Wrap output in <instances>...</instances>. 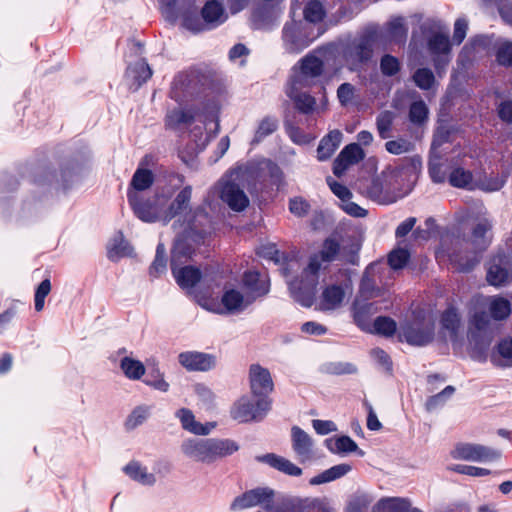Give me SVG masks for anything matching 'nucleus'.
<instances>
[{"mask_svg": "<svg viewBox=\"0 0 512 512\" xmlns=\"http://www.w3.org/2000/svg\"><path fill=\"white\" fill-rule=\"evenodd\" d=\"M488 283L495 287L506 285L512 279V263L508 256L499 253L490 258L487 263Z\"/></svg>", "mask_w": 512, "mask_h": 512, "instance_id": "12", "label": "nucleus"}, {"mask_svg": "<svg viewBox=\"0 0 512 512\" xmlns=\"http://www.w3.org/2000/svg\"><path fill=\"white\" fill-rule=\"evenodd\" d=\"M154 177L148 169H137L131 180V188L129 191H134L139 194V191L148 189L153 183Z\"/></svg>", "mask_w": 512, "mask_h": 512, "instance_id": "41", "label": "nucleus"}, {"mask_svg": "<svg viewBox=\"0 0 512 512\" xmlns=\"http://www.w3.org/2000/svg\"><path fill=\"white\" fill-rule=\"evenodd\" d=\"M374 329L378 334L390 336L396 331V323L388 317H378L374 321Z\"/></svg>", "mask_w": 512, "mask_h": 512, "instance_id": "58", "label": "nucleus"}, {"mask_svg": "<svg viewBox=\"0 0 512 512\" xmlns=\"http://www.w3.org/2000/svg\"><path fill=\"white\" fill-rule=\"evenodd\" d=\"M259 460L289 476L297 477L302 474V469L296 466L289 459L273 453L263 455L259 458Z\"/></svg>", "mask_w": 512, "mask_h": 512, "instance_id": "24", "label": "nucleus"}, {"mask_svg": "<svg viewBox=\"0 0 512 512\" xmlns=\"http://www.w3.org/2000/svg\"><path fill=\"white\" fill-rule=\"evenodd\" d=\"M194 390L207 408H212L214 406L215 395L210 388L203 384H196Z\"/></svg>", "mask_w": 512, "mask_h": 512, "instance_id": "60", "label": "nucleus"}, {"mask_svg": "<svg viewBox=\"0 0 512 512\" xmlns=\"http://www.w3.org/2000/svg\"><path fill=\"white\" fill-rule=\"evenodd\" d=\"M349 166L360 162L364 157V151L357 143L347 145L338 155Z\"/></svg>", "mask_w": 512, "mask_h": 512, "instance_id": "45", "label": "nucleus"}, {"mask_svg": "<svg viewBox=\"0 0 512 512\" xmlns=\"http://www.w3.org/2000/svg\"><path fill=\"white\" fill-rule=\"evenodd\" d=\"M373 500L374 498L371 494L358 491L350 497L346 512H365Z\"/></svg>", "mask_w": 512, "mask_h": 512, "instance_id": "39", "label": "nucleus"}, {"mask_svg": "<svg viewBox=\"0 0 512 512\" xmlns=\"http://www.w3.org/2000/svg\"><path fill=\"white\" fill-rule=\"evenodd\" d=\"M169 196L156 194L152 198L143 200L140 195L134 191H128L129 203L136 216L144 222L163 221L165 207Z\"/></svg>", "mask_w": 512, "mask_h": 512, "instance_id": "7", "label": "nucleus"}, {"mask_svg": "<svg viewBox=\"0 0 512 512\" xmlns=\"http://www.w3.org/2000/svg\"><path fill=\"white\" fill-rule=\"evenodd\" d=\"M175 417L180 421L183 430L199 436H206L215 428V423L202 424L195 418L193 412L188 408H180L175 412Z\"/></svg>", "mask_w": 512, "mask_h": 512, "instance_id": "19", "label": "nucleus"}, {"mask_svg": "<svg viewBox=\"0 0 512 512\" xmlns=\"http://www.w3.org/2000/svg\"><path fill=\"white\" fill-rule=\"evenodd\" d=\"M243 284L250 291L252 296L250 298H256L263 296L268 293V281L265 278H261L260 274L255 271L246 272L243 276Z\"/></svg>", "mask_w": 512, "mask_h": 512, "instance_id": "28", "label": "nucleus"}, {"mask_svg": "<svg viewBox=\"0 0 512 512\" xmlns=\"http://www.w3.org/2000/svg\"><path fill=\"white\" fill-rule=\"evenodd\" d=\"M428 117V108L423 101L413 102L409 110V119L414 124H422Z\"/></svg>", "mask_w": 512, "mask_h": 512, "instance_id": "52", "label": "nucleus"}, {"mask_svg": "<svg viewBox=\"0 0 512 512\" xmlns=\"http://www.w3.org/2000/svg\"><path fill=\"white\" fill-rule=\"evenodd\" d=\"M329 449L333 453L343 454L355 452L358 449V445L354 440L348 436H341L336 438L332 444L329 445Z\"/></svg>", "mask_w": 512, "mask_h": 512, "instance_id": "49", "label": "nucleus"}, {"mask_svg": "<svg viewBox=\"0 0 512 512\" xmlns=\"http://www.w3.org/2000/svg\"><path fill=\"white\" fill-rule=\"evenodd\" d=\"M252 177L253 170L242 165L230 171L219 181V196L233 211L241 212L248 207L249 198L243 189L255 180L251 179Z\"/></svg>", "mask_w": 512, "mask_h": 512, "instance_id": "3", "label": "nucleus"}, {"mask_svg": "<svg viewBox=\"0 0 512 512\" xmlns=\"http://www.w3.org/2000/svg\"><path fill=\"white\" fill-rule=\"evenodd\" d=\"M492 224L487 219H482L473 229L469 245L473 249L472 256L464 257L453 254L450 256L451 262L456 266V269L462 272L472 270L480 261L479 254L488 248L492 238L489 234Z\"/></svg>", "mask_w": 512, "mask_h": 512, "instance_id": "5", "label": "nucleus"}, {"mask_svg": "<svg viewBox=\"0 0 512 512\" xmlns=\"http://www.w3.org/2000/svg\"><path fill=\"white\" fill-rule=\"evenodd\" d=\"M484 310H477L472 316L471 326L480 333L492 334L493 321H504L511 314V304L501 296H488L483 299Z\"/></svg>", "mask_w": 512, "mask_h": 512, "instance_id": "4", "label": "nucleus"}, {"mask_svg": "<svg viewBox=\"0 0 512 512\" xmlns=\"http://www.w3.org/2000/svg\"><path fill=\"white\" fill-rule=\"evenodd\" d=\"M378 510L388 512H421L417 508H411L410 502L403 498H384L381 499L376 507Z\"/></svg>", "mask_w": 512, "mask_h": 512, "instance_id": "32", "label": "nucleus"}, {"mask_svg": "<svg viewBox=\"0 0 512 512\" xmlns=\"http://www.w3.org/2000/svg\"><path fill=\"white\" fill-rule=\"evenodd\" d=\"M338 252L339 244L335 240L327 239L319 254H315L310 258L309 264L302 271L301 277L289 283L291 295L297 302L306 307L312 305L321 263L335 260Z\"/></svg>", "mask_w": 512, "mask_h": 512, "instance_id": "1", "label": "nucleus"}, {"mask_svg": "<svg viewBox=\"0 0 512 512\" xmlns=\"http://www.w3.org/2000/svg\"><path fill=\"white\" fill-rule=\"evenodd\" d=\"M166 270L165 248L163 244H159L156 249L155 259L150 266V274L158 277Z\"/></svg>", "mask_w": 512, "mask_h": 512, "instance_id": "54", "label": "nucleus"}, {"mask_svg": "<svg viewBox=\"0 0 512 512\" xmlns=\"http://www.w3.org/2000/svg\"><path fill=\"white\" fill-rule=\"evenodd\" d=\"M254 301V298L250 296L245 297L240 291L236 289H226L222 298L221 303L223 308H212L207 305V302H199L204 308L214 311L216 313H236L244 310L248 305Z\"/></svg>", "mask_w": 512, "mask_h": 512, "instance_id": "15", "label": "nucleus"}, {"mask_svg": "<svg viewBox=\"0 0 512 512\" xmlns=\"http://www.w3.org/2000/svg\"><path fill=\"white\" fill-rule=\"evenodd\" d=\"M337 96L342 105H347L354 97V86L350 83L341 84L337 90Z\"/></svg>", "mask_w": 512, "mask_h": 512, "instance_id": "64", "label": "nucleus"}, {"mask_svg": "<svg viewBox=\"0 0 512 512\" xmlns=\"http://www.w3.org/2000/svg\"><path fill=\"white\" fill-rule=\"evenodd\" d=\"M395 178V173L391 171L383 172L380 176L372 179L366 190L367 196L379 204L394 203L397 196L391 191L390 184L391 180Z\"/></svg>", "mask_w": 512, "mask_h": 512, "instance_id": "14", "label": "nucleus"}, {"mask_svg": "<svg viewBox=\"0 0 512 512\" xmlns=\"http://www.w3.org/2000/svg\"><path fill=\"white\" fill-rule=\"evenodd\" d=\"M396 115L394 112L385 110L378 114L376 118L377 132L382 139H388L392 136V127Z\"/></svg>", "mask_w": 512, "mask_h": 512, "instance_id": "37", "label": "nucleus"}, {"mask_svg": "<svg viewBox=\"0 0 512 512\" xmlns=\"http://www.w3.org/2000/svg\"><path fill=\"white\" fill-rule=\"evenodd\" d=\"M120 367L125 376L131 380H138L145 374L143 363L130 357H124Z\"/></svg>", "mask_w": 512, "mask_h": 512, "instance_id": "42", "label": "nucleus"}, {"mask_svg": "<svg viewBox=\"0 0 512 512\" xmlns=\"http://www.w3.org/2000/svg\"><path fill=\"white\" fill-rule=\"evenodd\" d=\"M343 134L339 130L330 131L319 143L317 157L320 161L329 159L342 142Z\"/></svg>", "mask_w": 512, "mask_h": 512, "instance_id": "26", "label": "nucleus"}, {"mask_svg": "<svg viewBox=\"0 0 512 512\" xmlns=\"http://www.w3.org/2000/svg\"><path fill=\"white\" fill-rule=\"evenodd\" d=\"M443 332H447L451 340H455L460 326V317L454 309H447L441 317Z\"/></svg>", "mask_w": 512, "mask_h": 512, "instance_id": "40", "label": "nucleus"}, {"mask_svg": "<svg viewBox=\"0 0 512 512\" xmlns=\"http://www.w3.org/2000/svg\"><path fill=\"white\" fill-rule=\"evenodd\" d=\"M376 269V265L372 264L364 272V275L360 284V296L358 298L369 299L376 296L377 290L375 287V281L371 278Z\"/></svg>", "mask_w": 512, "mask_h": 512, "instance_id": "43", "label": "nucleus"}, {"mask_svg": "<svg viewBox=\"0 0 512 512\" xmlns=\"http://www.w3.org/2000/svg\"><path fill=\"white\" fill-rule=\"evenodd\" d=\"M352 470V467L348 463H341L335 465L321 474L310 479L311 485H320L323 483L331 482L337 480L345 475H347Z\"/></svg>", "mask_w": 512, "mask_h": 512, "instance_id": "29", "label": "nucleus"}, {"mask_svg": "<svg viewBox=\"0 0 512 512\" xmlns=\"http://www.w3.org/2000/svg\"><path fill=\"white\" fill-rule=\"evenodd\" d=\"M428 49L434 57L435 68H444L449 62L451 50L449 36L443 33L433 34L428 40Z\"/></svg>", "mask_w": 512, "mask_h": 512, "instance_id": "17", "label": "nucleus"}, {"mask_svg": "<svg viewBox=\"0 0 512 512\" xmlns=\"http://www.w3.org/2000/svg\"><path fill=\"white\" fill-rule=\"evenodd\" d=\"M278 127V122L275 118L265 117L262 119L255 131L254 138L252 139V144L260 143L265 137L271 135L276 131Z\"/></svg>", "mask_w": 512, "mask_h": 512, "instance_id": "44", "label": "nucleus"}, {"mask_svg": "<svg viewBox=\"0 0 512 512\" xmlns=\"http://www.w3.org/2000/svg\"><path fill=\"white\" fill-rule=\"evenodd\" d=\"M152 76V70L149 65L142 59L130 65L126 70V77L132 82L135 88H139Z\"/></svg>", "mask_w": 512, "mask_h": 512, "instance_id": "27", "label": "nucleus"}, {"mask_svg": "<svg viewBox=\"0 0 512 512\" xmlns=\"http://www.w3.org/2000/svg\"><path fill=\"white\" fill-rule=\"evenodd\" d=\"M415 84L422 90H428L435 82L433 72L428 68H420L413 74Z\"/></svg>", "mask_w": 512, "mask_h": 512, "instance_id": "50", "label": "nucleus"}, {"mask_svg": "<svg viewBox=\"0 0 512 512\" xmlns=\"http://www.w3.org/2000/svg\"><path fill=\"white\" fill-rule=\"evenodd\" d=\"M124 472L133 480L143 485H153L156 481L152 473H148L147 468L139 462L132 461L124 467Z\"/></svg>", "mask_w": 512, "mask_h": 512, "instance_id": "31", "label": "nucleus"}, {"mask_svg": "<svg viewBox=\"0 0 512 512\" xmlns=\"http://www.w3.org/2000/svg\"><path fill=\"white\" fill-rule=\"evenodd\" d=\"M273 496V490L267 487H257L235 497L230 504V510L238 512L259 505L268 508L269 504L272 502Z\"/></svg>", "mask_w": 512, "mask_h": 512, "instance_id": "11", "label": "nucleus"}, {"mask_svg": "<svg viewBox=\"0 0 512 512\" xmlns=\"http://www.w3.org/2000/svg\"><path fill=\"white\" fill-rule=\"evenodd\" d=\"M192 195V187H184L170 203L165 207L164 223L169 222L172 218L181 215L189 210V204Z\"/></svg>", "mask_w": 512, "mask_h": 512, "instance_id": "22", "label": "nucleus"}, {"mask_svg": "<svg viewBox=\"0 0 512 512\" xmlns=\"http://www.w3.org/2000/svg\"><path fill=\"white\" fill-rule=\"evenodd\" d=\"M372 42L363 37L351 42L344 51V59L350 70H358L372 57Z\"/></svg>", "mask_w": 512, "mask_h": 512, "instance_id": "13", "label": "nucleus"}, {"mask_svg": "<svg viewBox=\"0 0 512 512\" xmlns=\"http://www.w3.org/2000/svg\"><path fill=\"white\" fill-rule=\"evenodd\" d=\"M327 184L329 185L331 191L342 201V203L351 199L352 193L346 186L338 183L331 177L327 178Z\"/></svg>", "mask_w": 512, "mask_h": 512, "instance_id": "61", "label": "nucleus"}, {"mask_svg": "<svg viewBox=\"0 0 512 512\" xmlns=\"http://www.w3.org/2000/svg\"><path fill=\"white\" fill-rule=\"evenodd\" d=\"M497 61L504 66L512 65V43L505 42L498 47Z\"/></svg>", "mask_w": 512, "mask_h": 512, "instance_id": "63", "label": "nucleus"}, {"mask_svg": "<svg viewBox=\"0 0 512 512\" xmlns=\"http://www.w3.org/2000/svg\"><path fill=\"white\" fill-rule=\"evenodd\" d=\"M345 296L343 288L339 285H331L322 293L321 309L333 310L341 305Z\"/></svg>", "mask_w": 512, "mask_h": 512, "instance_id": "30", "label": "nucleus"}, {"mask_svg": "<svg viewBox=\"0 0 512 512\" xmlns=\"http://www.w3.org/2000/svg\"><path fill=\"white\" fill-rule=\"evenodd\" d=\"M380 68L384 75L393 76L399 71L400 63L396 57L385 55L381 59Z\"/></svg>", "mask_w": 512, "mask_h": 512, "instance_id": "59", "label": "nucleus"}, {"mask_svg": "<svg viewBox=\"0 0 512 512\" xmlns=\"http://www.w3.org/2000/svg\"><path fill=\"white\" fill-rule=\"evenodd\" d=\"M292 448L301 463L310 461L314 457L313 440L298 426L291 429Z\"/></svg>", "mask_w": 512, "mask_h": 512, "instance_id": "18", "label": "nucleus"}, {"mask_svg": "<svg viewBox=\"0 0 512 512\" xmlns=\"http://www.w3.org/2000/svg\"><path fill=\"white\" fill-rule=\"evenodd\" d=\"M324 70L323 61L314 53H309L299 61V69H295V74L290 82L302 86H312L322 75Z\"/></svg>", "mask_w": 512, "mask_h": 512, "instance_id": "10", "label": "nucleus"}, {"mask_svg": "<svg viewBox=\"0 0 512 512\" xmlns=\"http://www.w3.org/2000/svg\"><path fill=\"white\" fill-rule=\"evenodd\" d=\"M408 28L403 17H395L387 24V38L395 43L406 40Z\"/></svg>", "mask_w": 512, "mask_h": 512, "instance_id": "36", "label": "nucleus"}, {"mask_svg": "<svg viewBox=\"0 0 512 512\" xmlns=\"http://www.w3.org/2000/svg\"><path fill=\"white\" fill-rule=\"evenodd\" d=\"M435 319L431 313L417 314L414 319L401 327L400 337L414 346L429 344L434 338Z\"/></svg>", "mask_w": 512, "mask_h": 512, "instance_id": "6", "label": "nucleus"}, {"mask_svg": "<svg viewBox=\"0 0 512 512\" xmlns=\"http://www.w3.org/2000/svg\"><path fill=\"white\" fill-rule=\"evenodd\" d=\"M194 116L188 111L176 109L170 111L166 116V125L175 128L180 124H189L193 121Z\"/></svg>", "mask_w": 512, "mask_h": 512, "instance_id": "48", "label": "nucleus"}, {"mask_svg": "<svg viewBox=\"0 0 512 512\" xmlns=\"http://www.w3.org/2000/svg\"><path fill=\"white\" fill-rule=\"evenodd\" d=\"M150 415V407L149 406H138L136 407L131 414L128 416L126 420L127 429H135L139 425L143 424Z\"/></svg>", "mask_w": 512, "mask_h": 512, "instance_id": "47", "label": "nucleus"}, {"mask_svg": "<svg viewBox=\"0 0 512 512\" xmlns=\"http://www.w3.org/2000/svg\"><path fill=\"white\" fill-rule=\"evenodd\" d=\"M477 444H461L454 451L455 457L467 461H475Z\"/></svg>", "mask_w": 512, "mask_h": 512, "instance_id": "62", "label": "nucleus"}, {"mask_svg": "<svg viewBox=\"0 0 512 512\" xmlns=\"http://www.w3.org/2000/svg\"><path fill=\"white\" fill-rule=\"evenodd\" d=\"M449 183L456 188L473 190L476 184L473 183V175L471 171L457 167L452 170L449 176Z\"/></svg>", "mask_w": 512, "mask_h": 512, "instance_id": "34", "label": "nucleus"}, {"mask_svg": "<svg viewBox=\"0 0 512 512\" xmlns=\"http://www.w3.org/2000/svg\"><path fill=\"white\" fill-rule=\"evenodd\" d=\"M506 182V178L499 175H490L480 178L476 187L485 192H494L500 190Z\"/></svg>", "mask_w": 512, "mask_h": 512, "instance_id": "46", "label": "nucleus"}, {"mask_svg": "<svg viewBox=\"0 0 512 512\" xmlns=\"http://www.w3.org/2000/svg\"><path fill=\"white\" fill-rule=\"evenodd\" d=\"M175 253L172 258V272L178 285L183 289L194 287L201 279V271L193 266H185L180 269L174 267Z\"/></svg>", "mask_w": 512, "mask_h": 512, "instance_id": "23", "label": "nucleus"}, {"mask_svg": "<svg viewBox=\"0 0 512 512\" xmlns=\"http://www.w3.org/2000/svg\"><path fill=\"white\" fill-rule=\"evenodd\" d=\"M131 253L132 248L121 233H118L108 245V258L112 261L128 256Z\"/></svg>", "mask_w": 512, "mask_h": 512, "instance_id": "35", "label": "nucleus"}, {"mask_svg": "<svg viewBox=\"0 0 512 512\" xmlns=\"http://www.w3.org/2000/svg\"><path fill=\"white\" fill-rule=\"evenodd\" d=\"M501 452L487 446L477 444L475 461L476 462H490L499 459Z\"/></svg>", "mask_w": 512, "mask_h": 512, "instance_id": "56", "label": "nucleus"}, {"mask_svg": "<svg viewBox=\"0 0 512 512\" xmlns=\"http://www.w3.org/2000/svg\"><path fill=\"white\" fill-rule=\"evenodd\" d=\"M409 259V252L406 249H395L388 256V263L394 270L402 269Z\"/></svg>", "mask_w": 512, "mask_h": 512, "instance_id": "55", "label": "nucleus"}, {"mask_svg": "<svg viewBox=\"0 0 512 512\" xmlns=\"http://www.w3.org/2000/svg\"><path fill=\"white\" fill-rule=\"evenodd\" d=\"M179 363L190 371H207L215 366V357L201 352H183L178 356Z\"/></svg>", "mask_w": 512, "mask_h": 512, "instance_id": "20", "label": "nucleus"}, {"mask_svg": "<svg viewBox=\"0 0 512 512\" xmlns=\"http://www.w3.org/2000/svg\"><path fill=\"white\" fill-rule=\"evenodd\" d=\"M492 361L497 366H512V338L504 339L499 343L497 354L492 356Z\"/></svg>", "mask_w": 512, "mask_h": 512, "instance_id": "38", "label": "nucleus"}, {"mask_svg": "<svg viewBox=\"0 0 512 512\" xmlns=\"http://www.w3.org/2000/svg\"><path fill=\"white\" fill-rule=\"evenodd\" d=\"M238 449L235 441L220 438H188L181 444V451L187 458L204 464L228 457Z\"/></svg>", "mask_w": 512, "mask_h": 512, "instance_id": "2", "label": "nucleus"}, {"mask_svg": "<svg viewBox=\"0 0 512 512\" xmlns=\"http://www.w3.org/2000/svg\"><path fill=\"white\" fill-rule=\"evenodd\" d=\"M271 402L269 399L262 397L256 402L249 397H241L231 408V417L241 423L260 420L270 410Z\"/></svg>", "mask_w": 512, "mask_h": 512, "instance_id": "9", "label": "nucleus"}, {"mask_svg": "<svg viewBox=\"0 0 512 512\" xmlns=\"http://www.w3.org/2000/svg\"><path fill=\"white\" fill-rule=\"evenodd\" d=\"M249 383L251 392L255 396H265L272 392L274 387L269 370L259 364H252L250 366Z\"/></svg>", "mask_w": 512, "mask_h": 512, "instance_id": "16", "label": "nucleus"}, {"mask_svg": "<svg viewBox=\"0 0 512 512\" xmlns=\"http://www.w3.org/2000/svg\"><path fill=\"white\" fill-rule=\"evenodd\" d=\"M202 17L207 23L214 25H219L226 19L222 5L215 0L208 1L205 4L202 9Z\"/></svg>", "mask_w": 512, "mask_h": 512, "instance_id": "33", "label": "nucleus"}, {"mask_svg": "<svg viewBox=\"0 0 512 512\" xmlns=\"http://www.w3.org/2000/svg\"><path fill=\"white\" fill-rule=\"evenodd\" d=\"M51 291V282L49 279H44L37 287L35 292V310L40 312L44 308L45 298Z\"/></svg>", "mask_w": 512, "mask_h": 512, "instance_id": "57", "label": "nucleus"}, {"mask_svg": "<svg viewBox=\"0 0 512 512\" xmlns=\"http://www.w3.org/2000/svg\"><path fill=\"white\" fill-rule=\"evenodd\" d=\"M304 17L308 22L311 23L320 22L324 17L322 4L317 0H313L307 3L304 8Z\"/></svg>", "mask_w": 512, "mask_h": 512, "instance_id": "51", "label": "nucleus"}, {"mask_svg": "<svg viewBox=\"0 0 512 512\" xmlns=\"http://www.w3.org/2000/svg\"><path fill=\"white\" fill-rule=\"evenodd\" d=\"M367 300L365 298H356L353 304L354 320L362 329H365L368 325L370 316L378 311L376 303L368 302Z\"/></svg>", "mask_w": 512, "mask_h": 512, "instance_id": "25", "label": "nucleus"}, {"mask_svg": "<svg viewBox=\"0 0 512 512\" xmlns=\"http://www.w3.org/2000/svg\"><path fill=\"white\" fill-rule=\"evenodd\" d=\"M386 150L394 155H400L404 153H408L413 150V144L403 138L397 140H390L385 143Z\"/></svg>", "mask_w": 512, "mask_h": 512, "instance_id": "53", "label": "nucleus"}, {"mask_svg": "<svg viewBox=\"0 0 512 512\" xmlns=\"http://www.w3.org/2000/svg\"><path fill=\"white\" fill-rule=\"evenodd\" d=\"M305 87L306 86L295 84L294 82H289L286 94L294 102L299 111L307 114L313 111L316 101L310 94L301 91V89Z\"/></svg>", "mask_w": 512, "mask_h": 512, "instance_id": "21", "label": "nucleus"}, {"mask_svg": "<svg viewBox=\"0 0 512 512\" xmlns=\"http://www.w3.org/2000/svg\"><path fill=\"white\" fill-rule=\"evenodd\" d=\"M310 27L300 22L291 21L284 25L282 40L288 53L297 54L307 48L316 38L310 35Z\"/></svg>", "mask_w": 512, "mask_h": 512, "instance_id": "8", "label": "nucleus"}]
</instances>
